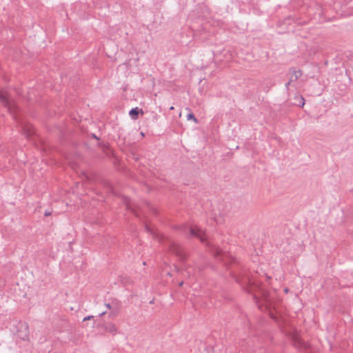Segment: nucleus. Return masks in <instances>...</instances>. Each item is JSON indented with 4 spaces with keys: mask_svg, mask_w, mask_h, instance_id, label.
<instances>
[{
    "mask_svg": "<svg viewBox=\"0 0 353 353\" xmlns=\"http://www.w3.org/2000/svg\"><path fill=\"white\" fill-rule=\"evenodd\" d=\"M50 214H51V212H49V211H46V212H45V216H50Z\"/></svg>",
    "mask_w": 353,
    "mask_h": 353,
    "instance_id": "f3484780",
    "label": "nucleus"
},
{
    "mask_svg": "<svg viewBox=\"0 0 353 353\" xmlns=\"http://www.w3.org/2000/svg\"><path fill=\"white\" fill-rule=\"evenodd\" d=\"M236 270H232L230 272V274L235 279V281L240 284H245L250 282L248 275L247 274V270L243 267H237Z\"/></svg>",
    "mask_w": 353,
    "mask_h": 353,
    "instance_id": "f257e3e1",
    "label": "nucleus"
},
{
    "mask_svg": "<svg viewBox=\"0 0 353 353\" xmlns=\"http://www.w3.org/2000/svg\"><path fill=\"white\" fill-rule=\"evenodd\" d=\"M105 330L111 334H116L117 332V327L114 324L110 323L106 325Z\"/></svg>",
    "mask_w": 353,
    "mask_h": 353,
    "instance_id": "6e6552de",
    "label": "nucleus"
},
{
    "mask_svg": "<svg viewBox=\"0 0 353 353\" xmlns=\"http://www.w3.org/2000/svg\"><path fill=\"white\" fill-rule=\"evenodd\" d=\"M213 254H214V255L216 257H219V256H221V260H223V259H222V257H223V256H222V254H221V250H219V249H218V248H214V249L213 250Z\"/></svg>",
    "mask_w": 353,
    "mask_h": 353,
    "instance_id": "9b49d317",
    "label": "nucleus"
},
{
    "mask_svg": "<svg viewBox=\"0 0 353 353\" xmlns=\"http://www.w3.org/2000/svg\"><path fill=\"white\" fill-rule=\"evenodd\" d=\"M94 316H85L84 319H83V321H88V320H90L92 319H93Z\"/></svg>",
    "mask_w": 353,
    "mask_h": 353,
    "instance_id": "dca6fc26",
    "label": "nucleus"
},
{
    "mask_svg": "<svg viewBox=\"0 0 353 353\" xmlns=\"http://www.w3.org/2000/svg\"><path fill=\"white\" fill-rule=\"evenodd\" d=\"M166 274L169 276L170 275L169 272H167Z\"/></svg>",
    "mask_w": 353,
    "mask_h": 353,
    "instance_id": "b1692460",
    "label": "nucleus"
},
{
    "mask_svg": "<svg viewBox=\"0 0 353 353\" xmlns=\"http://www.w3.org/2000/svg\"><path fill=\"white\" fill-rule=\"evenodd\" d=\"M126 205H127V207H128V208H131V205H130V203L129 202H128V203H126Z\"/></svg>",
    "mask_w": 353,
    "mask_h": 353,
    "instance_id": "6ab92c4d",
    "label": "nucleus"
},
{
    "mask_svg": "<svg viewBox=\"0 0 353 353\" xmlns=\"http://www.w3.org/2000/svg\"><path fill=\"white\" fill-rule=\"evenodd\" d=\"M177 256H178V260L180 259H183V256L181 254V252L179 250V248H178V254H177Z\"/></svg>",
    "mask_w": 353,
    "mask_h": 353,
    "instance_id": "2eb2a0df",
    "label": "nucleus"
},
{
    "mask_svg": "<svg viewBox=\"0 0 353 353\" xmlns=\"http://www.w3.org/2000/svg\"><path fill=\"white\" fill-rule=\"evenodd\" d=\"M170 110H174V106H171V107L170 108Z\"/></svg>",
    "mask_w": 353,
    "mask_h": 353,
    "instance_id": "4be33fe9",
    "label": "nucleus"
},
{
    "mask_svg": "<svg viewBox=\"0 0 353 353\" xmlns=\"http://www.w3.org/2000/svg\"><path fill=\"white\" fill-rule=\"evenodd\" d=\"M293 81V79H292V78L290 79V81H288L285 83V88H286L287 90H288V89H289V85H290V84L291 81Z\"/></svg>",
    "mask_w": 353,
    "mask_h": 353,
    "instance_id": "4468645a",
    "label": "nucleus"
},
{
    "mask_svg": "<svg viewBox=\"0 0 353 353\" xmlns=\"http://www.w3.org/2000/svg\"><path fill=\"white\" fill-rule=\"evenodd\" d=\"M145 228L153 236V237L157 239L159 241V242L161 243L163 241V237L160 234H159L154 230L151 229L148 225L145 226Z\"/></svg>",
    "mask_w": 353,
    "mask_h": 353,
    "instance_id": "0eeeda50",
    "label": "nucleus"
},
{
    "mask_svg": "<svg viewBox=\"0 0 353 353\" xmlns=\"http://www.w3.org/2000/svg\"><path fill=\"white\" fill-rule=\"evenodd\" d=\"M190 235L199 239L202 243L210 246L209 243L207 241V236L205 232L199 227H191L190 228Z\"/></svg>",
    "mask_w": 353,
    "mask_h": 353,
    "instance_id": "f03ea898",
    "label": "nucleus"
},
{
    "mask_svg": "<svg viewBox=\"0 0 353 353\" xmlns=\"http://www.w3.org/2000/svg\"><path fill=\"white\" fill-rule=\"evenodd\" d=\"M183 282H180L178 283V285L181 286L183 285Z\"/></svg>",
    "mask_w": 353,
    "mask_h": 353,
    "instance_id": "412c9836",
    "label": "nucleus"
},
{
    "mask_svg": "<svg viewBox=\"0 0 353 353\" xmlns=\"http://www.w3.org/2000/svg\"><path fill=\"white\" fill-rule=\"evenodd\" d=\"M294 99L296 101L293 102V105L303 108L305 105V99L302 95L296 94L294 97Z\"/></svg>",
    "mask_w": 353,
    "mask_h": 353,
    "instance_id": "423d86ee",
    "label": "nucleus"
},
{
    "mask_svg": "<svg viewBox=\"0 0 353 353\" xmlns=\"http://www.w3.org/2000/svg\"><path fill=\"white\" fill-rule=\"evenodd\" d=\"M26 135L28 137H30L33 134L32 127L31 125H26L23 127Z\"/></svg>",
    "mask_w": 353,
    "mask_h": 353,
    "instance_id": "1a4fd4ad",
    "label": "nucleus"
},
{
    "mask_svg": "<svg viewBox=\"0 0 353 353\" xmlns=\"http://www.w3.org/2000/svg\"><path fill=\"white\" fill-rule=\"evenodd\" d=\"M187 119L188 120L192 119L194 121L195 123H198V119L195 117L194 114L193 113H191V112L188 114Z\"/></svg>",
    "mask_w": 353,
    "mask_h": 353,
    "instance_id": "f8f14e48",
    "label": "nucleus"
},
{
    "mask_svg": "<svg viewBox=\"0 0 353 353\" xmlns=\"http://www.w3.org/2000/svg\"><path fill=\"white\" fill-rule=\"evenodd\" d=\"M267 279L268 280L270 279V276H267Z\"/></svg>",
    "mask_w": 353,
    "mask_h": 353,
    "instance_id": "393cba45",
    "label": "nucleus"
},
{
    "mask_svg": "<svg viewBox=\"0 0 353 353\" xmlns=\"http://www.w3.org/2000/svg\"><path fill=\"white\" fill-rule=\"evenodd\" d=\"M17 334L23 341L28 340L29 332L28 326L26 325H21Z\"/></svg>",
    "mask_w": 353,
    "mask_h": 353,
    "instance_id": "7ed1b4c3",
    "label": "nucleus"
},
{
    "mask_svg": "<svg viewBox=\"0 0 353 353\" xmlns=\"http://www.w3.org/2000/svg\"><path fill=\"white\" fill-rule=\"evenodd\" d=\"M105 306L111 310V312L110 313V316L113 315L116 316L119 312V305L117 303H105Z\"/></svg>",
    "mask_w": 353,
    "mask_h": 353,
    "instance_id": "39448f33",
    "label": "nucleus"
},
{
    "mask_svg": "<svg viewBox=\"0 0 353 353\" xmlns=\"http://www.w3.org/2000/svg\"><path fill=\"white\" fill-rule=\"evenodd\" d=\"M0 101L1 102L7 107L8 109L10 108L11 102L6 92L0 91Z\"/></svg>",
    "mask_w": 353,
    "mask_h": 353,
    "instance_id": "20e7f679",
    "label": "nucleus"
},
{
    "mask_svg": "<svg viewBox=\"0 0 353 353\" xmlns=\"http://www.w3.org/2000/svg\"><path fill=\"white\" fill-rule=\"evenodd\" d=\"M139 110L138 108H132L129 112V114L132 119H136L138 117Z\"/></svg>",
    "mask_w": 353,
    "mask_h": 353,
    "instance_id": "9d476101",
    "label": "nucleus"
},
{
    "mask_svg": "<svg viewBox=\"0 0 353 353\" xmlns=\"http://www.w3.org/2000/svg\"><path fill=\"white\" fill-rule=\"evenodd\" d=\"M285 292H288V289H287V288H286V289H285Z\"/></svg>",
    "mask_w": 353,
    "mask_h": 353,
    "instance_id": "5701e85b",
    "label": "nucleus"
},
{
    "mask_svg": "<svg viewBox=\"0 0 353 353\" xmlns=\"http://www.w3.org/2000/svg\"><path fill=\"white\" fill-rule=\"evenodd\" d=\"M293 73L294 75V81H296L302 74V72L301 70H293Z\"/></svg>",
    "mask_w": 353,
    "mask_h": 353,
    "instance_id": "ddd939ff",
    "label": "nucleus"
},
{
    "mask_svg": "<svg viewBox=\"0 0 353 353\" xmlns=\"http://www.w3.org/2000/svg\"><path fill=\"white\" fill-rule=\"evenodd\" d=\"M132 210L133 211V212L137 215V216H139V213L138 212H137V210L135 209H132Z\"/></svg>",
    "mask_w": 353,
    "mask_h": 353,
    "instance_id": "a211bd4d",
    "label": "nucleus"
},
{
    "mask_svg": "<svg viewBox=\"0 0 353 353\" xmlns=\"http://www.w3.org/2000/svg\"><path fill=\"white\" fill-rule=\"evenodd\" d=\"M105 313H106V312H102L101 313H100V314H99V316H103Z\"/></svg>",
    "mask_w": 353,
    "mask_h": 353,
    "instance_id": "aec40b11",
    "label": "nucleus"
}]
</instances>
